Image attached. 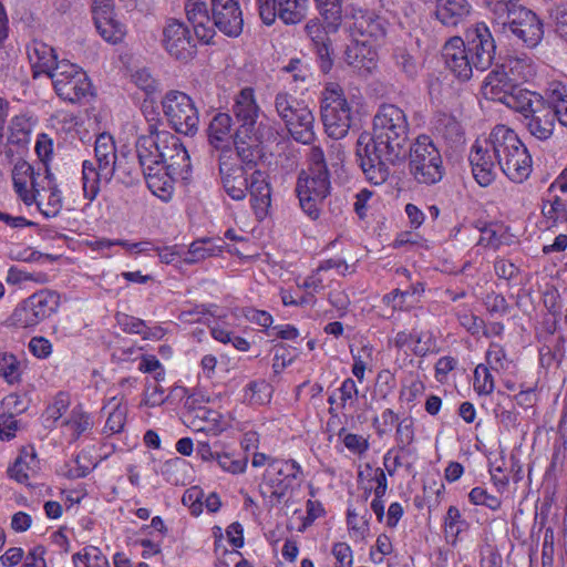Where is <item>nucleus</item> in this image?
I'll return each mask as SVG.
<instances>
[{
  "instance_id": "nucleus-11",
  "label": "nucleus",
  "mask_w": 567,
  "mask_h": 567,
  "mask_svg": "<svg viewBox=\"0 0 567 567\" xmlns=\"http://www.w3.org/2000/svg\"><path fill=\"white\" fill-rule=\"evenodd\" d=\"M56 94L64 101L79 102L91 92L86 73L78 65L62 60L60 66L50 74Z\"/></svg>"
},
{
  "instance_id": "nucleus-18",
  "label": "nucleus",
  "mask_w": 567,
  "mask_h": 567,
  "mask_svg": "<svg viewBox=\"0 0 567 567\" xmlns=\"http://www.w3.org/2000/svg\"><path fill=\"white\" fill-rule=\"evenodd\" d=\"M228 151L219 154V174L224 190L234 200H243L248 190L249 178L244 166L230 162Z\"/></svg>"
},
{
  "instance_id": "nucleus-15",
  "label": "nucleus",
  "mask_w": 567,
  "mask_h": 567,
  "mask_svg": "<svg viewBox=\"0 0 567 567\" xmlns=\"http://www.w3.org/2000/svg\"><path fill=\"white\" fill-rule=\"evenodd\" d=\"M163 44L171 56L183 62L192 60L197 52L190 30L177 20L168 21L164 28Z\"/></svg>"
},
{
  "instance_id": "nucleus-57",
  "label": "nucleus",
  "mask_w": 567,
  "mask_h": 567,
  "mask_svg": "<svg viewBox=\"0 0 567 567\" xmlns=\"http://www.w3.org/2000/svg\"><path fill=\"white\" fill-rule=\"evenodd\" d=\"M308 171L329 172L328 162L326 159L323 150L320 146H312L308 154Z\"/></svg>"
},
{
  "instance_id": "nucleus-59",
  "label": "nucleus",
  "mask_w": 567,
  "mask_h": 567,
  "mask_svg": "<svg viewBox=\"0 0 567 567\" xmlns=\"http://www.w3.org/2000/svg\"><path fill=\"white\" fill-rule=\"evenodd\" d=\"M74 463L75 465L68 473L70 478L85 477L93 468L92 462L86 454H78Z\"/></svg>"
},
{
  "instance_id": "nucleus-31",
  "label": "nucleus",
  "mask_w": 567,
  "mask_h": 567,
  "mask_svg": "<svg viewBox=\"0 0 567 567\" xmlns=\"http://www.w3.org/2000/svg\"><path fill=\"white\" fill-rule=\"evenodd\" d=\"M497 66L515 86H519L533 75V68L527 58L508 56Z\"/></svg>"
},
{
  "instance_id": "nucleus-37",
  "label": "nucleus",
  "mask_w": 567,
  "mask_h": 567,
  "mask_svg": "<svg viewBox=\"0 0 567 567\" xmlns=\"http://www.w3.org/2000/svg\"><path fill=\"white\" fill-rule=\"evenodd\" d=\"M274 106L278 116L286 123V120H291L297 112H300L307 105L288 92H279L275 96Z\"/></svg>"
},
{
  "instance_id": "nucleus-42",
  "label": "nucleus",
  "mask_w": 567,
  "mask_h": 567,
  "mask_svg": "<svg viewBox=\"0 0 567 567\" xmlns=\"http://www.w3.org/2000/svg\"><path fill=\"white\" fill-rule=\"evenodd\" d=\"M271 385L265 380L251 381L245 390V399L250 404L261 405L270 401Z\"/></svg>"
},
{
  "instance_id": "nucleus-36",
  "label": "nucleus",
  "mask_w": 567,
  "mask_h": 567,
  "mask_svg": "<svg viewBox=\"0 0 567 567\" xmlns=\"http://www.w3.org/2000/svg\"><path fill=\"white\" fill-rule=\"evenodd\" d=\"M468 524L462 517L460 509L456 506H450L444 516V533L446 540L455 545L458 535L467 529Z\"/></svg>"
},
{
  "instance_id": "nucleus-64",
  "label": "nucleus",
  "mask_w": 567,
  "mask_h": 567,
  "mask_svg": "<svg viewBox=\"0 0 567 567\" xmlns=\"http://www.w3.org/2000/svg\"><path fill=\"white\" fill-rule=\"evenodd\" d=\"M556 21V32L567 42V4H558L551 14Z\"/></svg>"
},
{
  "instance_id": "nucleus-52",
  "label": "nucleus",
  "mask_w": 567,
  "mask_h": 567,
  "mask_svg": "<svg viewBox=\"0 0 567 567\" xmlns=\"http://www.w3.org/2000/svg\"><path fill=\"white\" fill-rule=\"evenodd\" d=\"M1 405L7 413L18 415L28 410L29 400L24 394L11 393L3 398Z\"/></svg>"
},
{
  "instance_id": "nucleus-63",
  "label": "nucleus",
  "mask_w": 567,
  "mask_h": 567,
  "mask_svg": "<svg viewBox=\"0 0 567 567\" xmlns=\"http://www.w3.org/2000/svg\"><path fill=\"white\" fill-rule=\"evenodd\" d=\"M29 349L37 358L44 359L51 354L52 344L43 337H33L29 342Z\"/></svg>"
},
{
  "instance_id": "nucleus-21",
  "label": "nucleus",
  "mask_w": 567,
  "mask_h": 567,
  "mask_svg": "<svg viewBox=\"0 0 567 567\" xmlns=\"http://www.w3.org/2000/svg\"><path fill=\"white\" fill-rule=\"evenodd\" d=\"M494 153L487 140L485 146L476 142L468 155L472 173L475 181L483 187L489 186L496 177V163Z\"/></svg>"
},
{
  "instance_id": "nucleus-19",
  "label": "nucleus",
  "mask_w": 567,
  "mask_h": 567,
  "mask_svg": "<svg viewBox=\"0 0 567 567\" xmlns=\"http://www.w3.org/2000/svg\"><path fill=\"white\" fill-rule=\"evenodd\" d=\"M442 55L446 68L460 80L468 81L473 75L472 56L467 53L465 41L461 37H452L443 47Z\"/></svg>"
},
{
  "instance_id": "nucleus-61",
  "label": "nucleus",
  "mask_w": 567,
  "mask_h": 567,
  "mask_svg": "<svg viewBox=\"0 0 567 567\" xmlns=\"http://www.w3.org/2000/svg\"><path fill=\"white\" fill-rule=\"evenodd\" d=\"M398 421V415L391 410L386 409L382 412L381 419L374 417L373 425L380 436L391 431L393 424Z\"/></svg>"
},
{
  "instance_id": "nucleus-17",
  "label": "nucleus",
  "mask_w": 567,
  "mask_h": 567,
  "mask_svg": "<svg viewBox=\"0 0 567 567\" xmlns=\"http://www.w3.org/2000/svg\"><path fill=\"white\" fill-rule=\"evenodd\" d=\"M348 29L357 43L365 45L370 41H379L385 35L384 20L374 12L352 10Z\"/></svg>"
},
{
  "instance_id": "nucleus-60",
  "label": "nucleus",
  "mask_w": 567,
  "mask_h": 567,
  "mask_svg": "<svg viewBox=\"0 0 567 567\" xmlns=\"http://www.w3.org/2000/svg\"><path fill=\"white\" fill-rule=\"evenodd\" d=\"M485 306L491 313L505 315L508 311V303L501 293L491 292L485 298Z\"/></svg>"
},
{
  "instance_id": "nucleus-30",
  "label": "nucleus",
  "mask_w": 567,
  "mask_h": 567,
  "mask_svg": "<svg viewBox=\"0 0 567 567\" xmlns=\"http://www.w3.org/2000/svg\"><path fill=\"white\" fill-rule=\"evenodd\" d=\"M516 86L498 66L488 73L482 86V93L487 100L504 103L505 99L515 91Z\"/></svg>"
},
{
  "instance_id": "nucleus-58",
  "label": "nucleus",
  "mask_w": 567,
  "mask_h": 567,
  "mask_svg": "<svg viewBox=\"0 0 567 567\" xmlns=\"http://www.w3.org/2000/svg\"><path fill=\"white\" fill-rule=\"evenodd\" d=\"M216 460L224 471L230 472L233 474L243 473L246 467V460H234L227 453L221 454L216 451Z\"/></svg>"
},
{
  "instance_id": "nucleus-53",
  "label": "nucleus",
  "mask_w": 567,
  "mask_h": 567,
  "mask_svg": "<svg viewBox=\"0 0 567 567\" xmlns=\"http://www.w3.org/2000/svg\"><path fill=\"white\" fill-rule=\"evenodd\" d=\"M468 498L471 503L475 505H484L493 511H496L501 507V501L498 497L488 494L482 487H474L470 494Z\"/></svg>"
},
{
  "instance_id": "nucleus-41",
  "label": "nucleus",
  "mask_w": 567,
  "mask_h": 567,
  "mask_svg": "<svg viewBox=\"0 0 567 567\" xmlns=\"http://www.w3.org/2000/svg\"><path fill=\"white\" fill-rule=\"evenodd\" d=\"M435 130L443 138L450 142H457L462 138V127L455 117L449 114H441L435 124Z\"/></svg>"
},
{
  "instance_id": "nucleus-1",
  "label": "nucleus",
  "mask_w": 567,
  "mask_h": 567,
  "mask_svg": "<svg viewBox=\"0 0 567 567\" xmlns=\"http://www.w3.org/2000/svg\"><path fill=\"white\" fill-rule=\"evenodd\" d=\"M410 125L402 109L381 104L372 120L371 133H362L355 147L359 165L367 179L383 184L390 176V165H401L408 157Z\"/></svg>"
},
{
  "instance_id": "nucleus-20",
  "label": "nucleus",
  "mask_w": 567,
  "mask_h": 567,
  "mask_svg": "<svg viewBox=\"0 0 567 567\" xmlns=\"http://www.w3.org/2000/svg\"><path fill=\"white\" fill-rule=\"evenodd\" d=\"M307 37L311 43V50L316 53L319 68L323 73H328L333 65V49L328 25H322L318 20H310L305 27Z\"/></svg>"
},
{
  "instance_id": "nucleus-8",
  "label": "nucleus",
  "mask_w": 567,
  "mask_h": 567,
  "mask_svg": "<svg viewBox=\"0 0 567 567\" xmlns=\"http://www.w3.org/2000/svg\"><path fill=\"white\" fill-rule=\"evenodd\" d=\"M329 172L302 171L297 179L296 193L302 212L312 220L319 218L323 200L330 195Z\"/></svg>"
},
{
  "instance_id": "nucleus-9",
  "label": "nucleus",
  "mask_w": 567,
  "mask_h": 567,
  "mask_svg": "<svg viewBox=\"0 0 567 567\" xmlns=\"http://www.w3.org/2000/svg\"><path fill=\"white\" fill-rule=\"evenodd\" d=\"M169 126L179 134L194 136L198 131L199 115L194 101L184 92L168 91L162 101Z\"/></svg>"
},
{
  "instance_id": "nucleus-14",
  "label": "nucleus",
  "mask_w": 567,
  "mask_h": 567,
  "mask_svg": "<svg viewBox=\"0 0 567 567\" xmlns=\"http://www.w3.org/2000/svg\"><path fill=\"white\" fill-rule=\"evenodd\" d=\"M157 141L164 174L172 177L173 184L175 177L189 167V155L181 140L168 131H157Z\"/></svg>"
},
{
  "instance_id": "nucleus-3",
  "label": "nucleus",
  "mask_w": 567,
  "mask_h": 567,
  "mask_svg": "<svg viewBox=\"0 0 567 567\" xmlns=\"http://www.w3.org/2000/svg\"><path fill=\"white\" fill-rule=\"evenodd\" d=\"M499 169L515 183H523L532 173V156L518 135L505 125L495 126L488 138Z\"/></svg>"
},
{
  "instance_id": "nucleus-24",
  "label": "nucleus",
  "mask_w": 567,
  "mask_h": 567,
  "mask_svg": "<svg viewBox=\"0 0 567 567\" xmlns=\"http://www.w3.org/2000/svg\"><path fill=\"white\" fill-rule=\"evenodd\" d=\"M248 190L257 218L264 219L271 204V188L267 174L260 169L254 171L249 178Z\"/></svg>"
},
{
  "instance_id": "nucleus-51",
  "label": "nucleus",
  "mask_w": 567,
  "mask_h": 567,
  "mask_svg": "<svg viewBox=\"0 0 567 567\" xmlns=\"http://www.w3.org/2000/svg\"><path fill=\"white\" fill-rule=\"evenodd\" d=\"M413 340L416 343L413 349L416 357H425L429 352L436 351V340L430 331L413 334Z\"/></svg>"
},
{
  "instance_id": "nucleus-7",
  "label": "nucleus",
  "mask_w": 567,
  "mask_h": 567,
  "mask_svg": "<svg viewBox=\"0 0 567 567\" xmlns=\"http://www.w3.org/2000/svg\"><path fill=\"white\" fill-rule=\"evenodd\" d=\"M321 121L327 135L341 140L349 133L352 123V110L338 83H328L322 92L320 105Z\"/></svg>"
},
{
  "instance_id": "nucleus-54",
  "label": "nucleus",
  "mask_w": 567,
  "mask_h": 567,
  "mask_svg": "<svg viewBox=\"0 0 567 567\" xmlns=\"http://www.w3.org/2000/svg\"><path fill=\"white\" fill-rule=\"evenodd\" d=\"M555 112V120L564 126H567V94L554 90L548 102Z\"/></svg>"
},
{
  "instance_id": "nucleus-47",
  "label": "nucleus",
  "mask_w": 567,
  "mask_h": 567,
  "mask_svg": "<svg viewBox=\"0 0 567 567\" xmlns=\"http://www.w3.org/2000/svg\"><path fill=\"white\" fill-rule=\"evenodd\" d=\"M0 375L9 383L20 381L21 363L12 353L0 354Z\"/></svg>"
},
{
  "instance_id": "nucleus-33",
  "label": "nucleus",
  "mask_w": 567,
  "mask_h": 567,
  "mask_svg": "<svg viewBox=\"0 0 567 567\" xmlns=\"http://www.w3.org/2000/svg\"><path fill=\"white\" fill-rule=\"evenodd\" d=\"M272 11H275V20L278 18L287 25L298 24L306 17L300 0H277Z\"/></svg>"
},
{
  "instance_id": "nucleus-25",
  "label": "nucleus",
  "mask_w": 567,
  "mask_h": 567,
  "mask_svg": "<svg viewBox=\"0 0 567 567\" xmlns=\"http://www.w3.org/2000/svg\"><path fill=\"white\" fill-rule=\"evenodd\" d=\"M28 56L31 62L33 78L40 74H50L60 66L54 49L43 42L34 41L28 50Z\"/></svg>"
},
{
  "instance_id": "nucleus-27",
  "label": "nucleus",
  "mask_w": 567,
  "mask_h": 567,
  "mask_svg": "<svg viewBox=\"0 0 567 567\" xmlns=\"http://www.w3.org/2000/svg\"><path fill=\"white\" fill-rule=\"evenodd\" d=\"M285 126L290 136L298 143L309 145L316 140L315 115L308 105L297 112L291 120H286Z\"/></svg>"
},
{
  "instance_id": "nucleus-12",
  "label": "nucleus",
  "mask_w": 567,
  "mask_h": 567,
  "mask_svg": "<svg viewBox=\"0 0 567 567\" xmlns=\"http://www.w3.org/2000/svg\"><path fill=\"white\" fill-rule=\"evenodd\" d=\"M494 25L502 30L508 29L515 37L522 40L528 48L536 47L544 35L543 23L532 10L516 6L508 12V18L497 20Z\"/></svg>"
},
{
  "instance_id": "nucleus-55",
  "label": "nucleus",
  "mask_w": 567,
  "mask_h": 567,
  "mask_svg": "<svg viewBox=\"0 0 567 567\" xmlns=\"http://www.w3.org/2000/svg\"><path fill=\"white\" fill-rule=\"evenodd\" d=\"M414 441L413 422L410 419L402 420L396 426V442L400 450H405L406 446Z\"/></svg>"
},
{
  "instance_id": "nucleus-2",
  "label": "nucleus",
  "mask_w": 567,
  "mask_h": 567,
  "mask_svg": "<svg viewBox=\"0 0 567 567\" xmlns=\"http://www.w3.org/2000/svg\"><path fill=\"white\" fill-rule=\"evenodd\" d=\"M259 107L255 102L252 90L246 87L237 95L233 113L238 127L234 132V144L238 158L248 168L257 165L264 156L261 144L276 141L277 132L270 125L260 122L258 126Z\"/></svg>"
},
{
  "instance_id": "nucleus-16",
  "label": "nucleus",
  "mask_w": 567,
  "mask_h": 567,
  "mask_svg": "<svg viewBox=\"0 0 567 567\" xmlns=\"http://www.w3.org/2000/svg\"><path fill=\"white\" fill-rule=\"evenodd\" d=\"M212 25L229 38H238L244 19L237 0H210Z\"/></svg>"
},
{
  "instance_id": "nucleus-46",
  "label": "nucleus",
  "mask_w": 567,
  "mask_h": 567,
  "mask_svg": "<svg viewBox=\"0 0 567 567\" xmlns=\"http://www.w3.org/2000/svg\"><path fill=\"white\" fill-rule=\"evenodd\" d=\"M268 467L274 475L288 482H292L302 473L301 466L295 460H271Z\"/></svg>"
},
{
  "instance_id": "nucleus-29",
  "label": "nucleus",
  "mask_w": 567,
  "mask_h": 567,
  "mask_svg": "<svg viewBox=\"0 0 567 567\" xmlns=\"http://www.w3.org/2000/svg\"><path fill=\"white\" fill-rule=\"evenodd\" d=\"M555 121L554 109L547 103L525 118V126L534 137L546 141L553 135Z\"/></svg>"
},
{
  "instance_id": "nucleus-50",
  "label": "nucleus",
  "mask_w": 567,
  "mask_h": 567,
  "mask_svg": "<svg viewBox=\"0 0 567 567\" xmlns=\"http://www.w3.org/2000/svg\"><path fill=\"white\" fill-rule=\"evenodd\" d=\"M396 66L406 75L414 80L419 73V64L415 59L405 50L399 49L394 53Z\"/></svg>"
},
{
  "instance_id": "nucleus-13",
  "label": "nucleus",
  "mask_w": 567,
  "mask_h": 567,
  "mask_svg": "<svg viewBox=\"0 0 567 567\" xmlns=\"http://www.w3.org/2000/svg\"><path fill=\"white\" fill-rule=\"evenodd\" d=\"M464 41L475 69L487 70L493 64L496 53V43L489 28L484 22H477L466 30Z\"/></svg>"
},
{
  "instance_id": "nucleus-34",
  "label": "nucleus",
  "mask_w": 567,
  "mask_h": 567,
  "mask_svg": "<svg viewBox=\"0 0 567 567\" xmlns=\"http://www.w3.org/2000/svg\"><path fill=\"white\" fill-rule=\"evenodd\" d=\"M94 20L97 32L105 41L117 43L124 38L125 27L109 16L107 12H103L102 16L96 14Z\"/></svg>"
},
{
  "instance_id": "nucleus-26",
  "label": "nucleus",
  "mask_w": 567,
  "mask_h": 567,
  "mask_svg": "<svg viewBox=\"0 0 567 567\" xmlns=\"http://www.w3.org/2000/svg\"><path fill=\"white\" fill-rule=\"evenodd\" d=\"M233 118L228 113L218 112L216 113L207 128L209 144L223 152L228 151V155H231L229 150L230 138L234 140L233 132Z\"/></svg>"
},
{
  "instance_id": "nucleus-62",
  "label": "nucleus",
  "mask_w": 567,
  "mask_h": 567,
  "mask_svg": "<svg viewBox=\"0 0 567 567\" xmlns=\"http://www.w3.org/2000/svg\"><path fill=\"white\" fill-rule=\"evenodd\" d=\"M332 555L339 567H352V550L348 544L336 543L332 547Z\"/></svg>"
},
{
  "instance_id": "nucleus-35",
  "label": "nucleus",
  "mask_w": 567,
  "mask_h": 567,
  "mask_svg": "<svg viewBox=\"0 0 567 567\" xmlns=\"http://www.w3.org/2000/svg\"><path fill=\"white\" fill-rule=\"evenodd\" d=\"M315 2L329 30L336 33L342 22L343 0H315Z\"/></svg>"
},
{
  "instance_id": "nucleus-22",
  "label": "nucleus",
  "mask_w": 567,
  "mask_h": 567,
  "mask_svg": "<svg viewBox=\"0 0 567 567\" xmlns=\"http://www.w3.org/2000/svg\"><path fill=\"white\" fill-rule=\"evenodd\" d=\"M187 20L193 24L194 32L199 41L205 44L213 43L216 34L212 25V12L203 0H187L185 2Z\"/></svg>"
},
{
  "instance_id": "nucleus-44",
  "label": "nucleus",
  "mask_w": 567,
  "mask_h": 567,
  "mask_svg": "<svg viewBox=\"0 0 567 567\" xmlns=\"http://www.w3.org/2000/svg\"><path fill=\"white\" fill-rule=\"evenodd\" d=\"M110 403H113V406L109 413L104 430L112 434L120 433L123 431L126 422L127 406L116 401L115 398Z\"/></svg>"
},
{
  "instance_id": "nucleus-39",
  "label": "nucleus",
  "mask_w": 567,
  "mask_h": 567,
  "mask_svg": "<svg viewBox=\"0 0 567 567\" xmlns=\"http://www.w3.org/2000/svg\"><path fill=\"white\" fill-rule=\"evenodd\" d=\"M47 190L49 192L47 202H37V206L47 218H51L58 216L61 212L63 198L56 183H51L50 188Z\"/></svg>"
},
{
  "instance_id": "nucleus-38",
  "label": "nucleus",
  "mask_w": 567,
  "mask_h": 567,
  "mask_svg": "<svg viewBox=\"0 0 567 567\" xmlns=\"http://www.w3.org/2000/svg\"><path fill=\"white\" fill-rule=\"evenodd\" d=\"M34 462L35 454L33 451H22L14 463L8 468V475L18 483H27L29 480L28 471L31 470V463Z\"/></svg>"
},
{
  "instance_id": "nucleus-32",
  "label": "nucleus",
  "mask_w": 567,
  "mask_h": 567,
  "mask_svg": "<svg viewBox=\"0 0 567 567\" xmlns=\"http://www.w3.org/2000/svg\"><path fill=\"white\" fill-rule=\"evenodd\" d=\"M8 144L19 147H25L30 143L32 124L25 115H16L11 118L8 126Z\"/></svg>"
},
{
  "instance_id": "nucleus-6",
  "label": "nucleus",
  "mask_w": 567,
  "mask_h": 567,
  "mask_svg": "<svg viewBox=\"0 0 567 567\" xmlns=\"http://www.w3.org/2000/svg\"><path fill=\"white\" fill-rule=\"evenodd\" d=\"M136 154L144 178L150 190L162 198L172 192V177L164 174L161 151L157 141V130L150 126V134L142 135L136 141Z\"/></svg>"
},
{
  "instance_id": "nucleus-28",
  "label": "nucleus",
  "mask_w": 567,
  "mask_h": 567,
  "mask_svg": "<svg viewBox=\"0 0 567 567\" xmlns=\"http://www.w3.org/2000/svg\"><path fill=\"white\" fill-rule=\"evenodd\" d=\"M503 104L522 113L525 120L528 115L536 113V111L546 105L547 101L536 92L516 86L515 91L505 99Z\"/></svg>"
},
{
  "instance_id": "nucleus-10",
  "label": "nucleus",
  "mask_w": 567,
  "mask_h": 567,
  "mask_svg": "<svg viewBox=\"0 0 567 567\" xmlns=\"http://www.w3.org/2000/svg\"><path fill=\"white\" fill-rule=\"evenodd\" d=\"M59 306L60 297L56 292L41 290L18 305L10 321L19 328L34 327L54 313Z\"/></svg>"
},
{
  "instance_id": "nucleus-49",
  "label": "nucleus",
  "mask_w": 567,
  "mask_h": 567,
  "mask_svg": "<svg viewBox=\"0 0 567 567\" xmlns=\"http://www.w3.org/2000/svg\"><path fill=\"white\" fill-rule=\"evenodd\" d=\"M519 0H483V4L493 17V21L508 18V12L518 6Z\"/></svg>"
},
{
  "instance_id": "nucleus-23",
  "label": "nucleus",
  "mask_w": 567,
  "mask_h": 567,
  "mask_svg": "<svg viewBox=\"0 0 567 567\" xmlns=\"http://www.w3.org/2000/svg\"><path fill=\"white\" fill-rule=\"evenodd\" d=\"M434 17L446 28H457L472 14L468 0H435Z\"/></svg>"
},
{
  "instance_id": "nucleus-43",
  "label": "nucleus",
  "mask_w": 567,
  "mask_h": 567,
  "mask_svg": "<svg viewBox=\"0 0 567 567\" xmlns=\"http://www.w3.org/2000/svg\"><path fill=\"white\" fill-rule=\"evenodd\" d=\"M563 342V338H558L553 344H545L540 348L539 362L543 368L548 369L554 364H560L565 355Z\"/></svg>"
},
{
  "instance_id": "nucleus-40",
  "label": "nucleus",
  "mask_w": 567,
  "mask_h": 567,
  "mask_svg": "<svg viewBox=\"0 0 567 567\" xmlns=\"http://www.w3.org/2000/svg\"><path fill=\"white\" fill-rule=\"evenodd\" d=\"M75 567H107L109 563L102 551L94 546L84 548L83 553L73 555Z\"/></svg>"
},
{
  "instance_id": "nucleus-45",
  "label": "nucleus",
  "mask_w": 567,
  "mask_h": 567,
  "mask_svg": "<svg viewBox=\"0 0 567 567\" xmlns=\"http://www.w3.org/2000/svg\"><path fill=\"white\" fill-rule=\"evenodd\" d=\"M209 239L195 240L188 249L181 255L185 264L192 265L214 255V248L208 246Z\"/></svg>"
},
{
  "instance_id": "nucleus-56",
  "label": "nucleus",
  "mask_w": 567,
  "mask_h": 567,
  "mask_svg": "<svg viewBox=\"0 0 567 567\" xmlns=\"http://www.w3.org/2000/svg\"><path fill=\"white\" fill-rule=\"evenodd\" d=\"M324 513L322 504L318 501L309 499L307 502V515L302 517L301 525L297 528L299 533H303L312 523L321 517Z\"/></svg>"
},
{
  "instance_id": "nucleus-4",
  "label": "nucleus",
  "mask_w": 567,
  "mask_h": 567,
  "mask_svg": "<svg viewBox=\"0 0 567 567\" xmlns=\"http://www.w3.org/2000/svg\"><path fill=\"white\" fill-rule=\"evenodd\" d=\"M95 161L82 163V184L84 197L95 199L100 192L101 183H110L116 174L117 155L113 137L107 133L100 134L94 144Z\"/></svg>"
},
{
  "instance_id": "nucleus-48",
  "label": "nucleus",
  "mask_w": 567,
  "mask_h": 567,
  "mask_svg": "<svg viewBox=\"0 0 567 567\" xmlns=\"http://www.w3.org/2000/svg\"><path fill=\"white\" fill-rule=\"evenodd\" d=\"M473 388L480 395H487L493 392L494 379L487 367L478 364L475 368Z\"/></svg>"
},
{
  "instance_id": "nucleus-5",
  "label": "nucleus",
  "mask_w": 567,
  "mask_h": 567,
  "mask_svg": "<svg viewBox=\"0 0 567 567\" xmlns=\"http://www.w3.org/2000/svg\"><path fill=\"white\" fill-rule=\"evenodd\" d=\"M409 173L417 184L431 186L445 176L440 150L432 137L420 134L408 145Z\"/></svg>"
}]
</instances>
